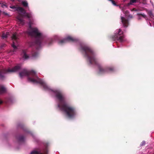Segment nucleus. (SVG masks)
<instances>
[{
  "instance_id": "1",
  "label": "nucleus",
  "mask_w": 154,
  "mask_h": 154,
  "mask_svg": "<svg viewBox=\"0 0 154 154\" xmlns=\"http://www.w3.org/2000/svg\"><path fill=\"white\" fill-rule=\"evenodd\" d=\"M19 75L21 78L24 76H27L29 81L33 83H39L43 87L45 90L50 91L55 94L58 100V107L60 110L64 112L67 117L71 119L76 116V113L75 109L67 104L65 100V98L61 91L59 90H53L50 89L47 85L45 81L38 77L35 72L34 71L23 69L20 72Z\"/></svg>"
},
{
  "instance_id": "2",
  "label": "nucleus",
  "mask_w": 154,
  "mask_h": 154,
  "mask_svg": "<svg viewBox=\"0 0 154 154\" xmlns=\"http://www.w3.org/2000/svg\"><path fill=\"white\" fill-rule=\"evenodd\" d=\"M26 33L31 36L35 39L34 45L37 49L40 46L42 42L44 40V36L36 28L31 27V24L29 23V28Z\"/></svg>"
},
{
  "instance_id": "3",
  "label": "nucleus",
  "mask_w": 154,
  "mask_h": 154,
  "mask_svg": "<svg viewBox=\"0 0 154 154\" xmlns=\"http://www.w3.org/2000/svg\"><path fill=\"white\" fill-rule=\"evenodd\" d=\"M81 49L85 52V56L88 58L90 63L97 64V61L95 57L94 53L90 48L86 45H81Z\"/></svg>"
},
{
  "instance_id": "4",
  "label": "nucleus",
  "mask_w": 154,
  "mask_h": 154,
  "mask_svg": "<svg viewBox=\"0 0 154 154\" xmlns=\"http://www.w3.org/2000/svg\"><path fill=\"white\" fill-rule=\"evenodd\" d=\"M21 66L20 64H18L14 66L12 69L10 68L7 69L0 70V78H2L3 77V74L7 72H14L19 71L21 68Z\"/></svg>"
},
{
  "instance_id": "5",
  "label": "nucleus",
  "mask_w": 154,
  "mask_h": 154,
  "mask_svg": "<svg viewBox=\"0 0 154 154\" xmlns=\"http://www.w3.org/2000/svg\"><path fill=\"white\" fill-rule=\"evenodd\" d=\"M18 37V35L16 33L13 34L12 36V39L13 42L12 46L14 49L13 52L17 51L18 50L17 45L18 39L19 38Z\"/></svg>"
},
{
  "instance_id": "6",
  "label": "nucleus",
  "mask_w": 154,
  "mask_h": 154,
  "mask_svg": "<svg viewBox=\"0 0 154 154\" xmlns=\"http://www.w3.org/2000/svg\"><path fill=\"white\" fill-rule=\"evenodd\" d=\"M122 34L123 32L120 29L116 30L115 31V35L113 39L115 40H117L121 42L124 41V37L123 35H121Z\"/></svg>"
},
{
  "instance_id": "7",
  "label": "nucleus",
  "mask_w": 154,
  "mask_h": 154,
  "mask_svg": "<svg viewBox=\"0 0 154 154\" xmlns=\"http://www.w3.org/2000/svg\"><path fill=\"white\" fill-rule=\"evenodd\" d=\"M16 11L22 14H24L25 17L29 18H30L32 17V14L31 13H26L24 9L22 7H17Z\"/></svg>"
},
{
  "instance_id": "8",
  "label": "nucleus",
  "mask_w": 154,
  "mask_h": 154,
  "mask_svg": "<svg viewBox=\"0 0 154 154\" xmlns=\"http://www.w3.org/2000/svg\"><path fill=\"white\" fill-rule=\"evenodd\" d=\"M76 39L70 36H68L66 38L61 40L59 43L60 44H62L63 43L66 42H74L75 41Z\"/></svg>"
},
{
  "instance_id": "9",
  "label": "nucleus",
  "mask_w": 154,
  "mask_h": 154,
  "mask_svg": "<svg viewBox=\"0 0 154 154\" xmlns=\"http://www.w3.org/2000/svg\"><path fill=\"white\" fill-rule=\"evenodd\" d=\"M17 23L20 25H23L24 24V22L23 19V17L21 14H19L17 17Z\"/></svg>"
},
{
  "instance_id": "10",
  "label": "nucleus",
  "mask_w": 154,
  "mask_h": 154,
  "mask_svg": "<svg viewBox=\"0 0 154 154\" xmlns=\"http://www.w3.org/2000/svg\"><path fill=\"white\" fill-rule=\"evenodd\" d=\"M99 73L100 74H103L105 73L106 72H109L112 71L113 69L111 68L107 69H103L102 67H99Z\"/></svg>"
},
{
  "instance_id": "11",
  "label": "nucleus",
  "mask_w": 154,
  "mask_h": 154,
  "mask_svg": "<svg viewBox=\"0 0 154 154\" xmlns=\"http://www.w3.org/2000/svg\"><path fill=\"white\" fill-rule=\"evenodd\" d=\"M121 19L124 26V27H127L128 25V20L125 18L122 17H121Z\"/></svg>"
},
{
  "instance_id": "12",
  "label": "nucleus",
  "mask_w": 154,
  "mask_h": 154,
  "mask_svg": "<svg viewBox=\"0 0 154 154\" xmlns=\"http://www.w3.org/2000/svg\"><path fill=\"white\" fill-rule=\"evenodd\" d=\"M148 14L151 17V20H150L149 21L150 25L151 26H152V23L154 25V18L153 17H154L153 14L151 11H149L148 12Z\"/></svg>"
},
{
  "instance_id": "13",
  "label": "nucleus",
  "mask_w": 154,
  "mask_h": 154,
  "mask_svg": "<svg viewBox=\"0 0 154 154\" xmlns=\"http://www.w3.org/2000/svg\"><path fill=\"white\" fill-rule=\"evenodd\" d=\"M27 52V50H23L22 51V53L21 54L22 56L25 59H26L29 57L26 54Z\"/></svg>"
},
{
  "instance_id": "14",
  "label": "nucleus",
  "mask_w": 154,
  "mask_h": 154,
  "mask_svg": "<svg viewBox=\"0 0 154 154\" xmlns=\"http://www.w3.org/2000/svg\"><path fill=\"white\" fill-rule=\"evenodd\" d=\"M47 151H46L44 152V153H42L38 151L33 150L31 152L30 154H47Z\"/></svg>"
},
{
  "instance_id": "15",
  "label": "nucleus",
  "mask_w": 154,
  "mask_h": 154,
  "mask_svg": "<svg viewBox=\"0 0 154 154\" xmlns=\"http://www.w3.org/2000/svg\"><path fill=\"white\" fill-rule=\"evenodd\" d=\"M6 91V88L3 86L0 85V94L5 93Z\"/></svg>"
},
{
  "instance_id": "16",
  "label": "nucleus",
  "mask_w": 154,
  "mask_h": 154,
  "mask_svg": "<svg viewBox=\"0 0 154 154\" xmlns=\"http://www.w3.org/2000/svg\"><path fill=\"white\" fill-rule=\"evenodd\" d=\"M109 1H110L115 6H119V8L121 9V10L123 11V12L124 13V7H122L121 6H119L118 5H117L116 4L115 2L112 0H109Z\"/></svg>"
},
{
  "instance_id": "17",
  "label": "nucleus",
  "mask_w": 154,
  "mask_h": 154,
  "mask_svg": "<svg viewBox=\"0 0 154 154\" xmlns=\"http://www.w3.org/2000/svg\"><path fill=\"white\" fill-rule=\"evenodd\" d=\"M9 35V32H6V33L4 32L3 33L2 37L3 38H6Z\"/></svg>"
},
{
  "instance_id": "18",
  "label": "nucleus",
  "mask_w": 154,
  "mask_h": 154,
  "mask_svg": "<svg viewBox=\"0 0 154 154\" xmlns=\"http://www.w3.org/2000/svg\"><path fill=\"white\" fill-rule=\"evenodd\" d=\"M137 0H130L129 3L127 4V6H129L130 5H133V3L136 2Z\"/></svg>"
},
{
  "instance_id": "19",
  "label": "nucleus",
  "mask_w": 154,
  "mask_h": 154,
  "mask_svg": "<svg viewBox=\"0 0 154 154\" xmlns=\"http://www.w3.org/2000/svg\"><path fill=\"white\" fill-rule=\"evenodd\" d=\"M21 3L24 7H27L28 6V3L27 1H22Z\"/></svg>"
},
{
  "instance_id": "20",
  "label": "nucleus",
  "mask_w": 154,
  "mask_h": 154,
  "mask_svg": "<svg viewBox=\"0 0 154 154\" xmlns=\"http://www.w3.org/2000/svg\"><path fill=\"white\" fill-rule=\"evenodd\" d=\"M38 55V53H35L32 54V57H35Z\"/></svg>"
},
{
  "instance_id": "21",
  "label": "nucleus",
  "mask_w": 154,
  "mask_h": 154,
  "mask_svg": "<svg viewBox=\"0 0 154 154\" xmlns=\"http://www.w3.org/2000/svg\"><path fill=\"white\" fill-rule=\"evenodd\" d=\"M10 8L12 9H15V10H16V8H17V7H16L15 6H10Z\"/></svg>"
},
{
  "instance_id": "22",
  "label": "nucleus",
  "mask_w": 154,
  "mask_h": 154,
  "mask_svg": "<svg viewBox=\"0 0 154 154\" xmlns=\"http://www.w3.org/2000/svg\"><path fill=\"white\" fill-rule=\"evenodd\" d=\"M1 6L2 8H4L5 7L7 8V6L6 5L4 4H2L1 5Z\"/></svg>"
},
{
  "instance_id": "23",
  "label": "nucleus",
  "mask_w": 154,
  "mask_h": 154,
  "mask_svg": "<svg viewBox=\"0 0 154 154\" xmlns=\"http://www.w3.org/2000/svg\"><path fill=\"white\" fill-rule=\"evenodd\" d=\"M128 11H125V16L126 17V16H128Z\"/></svg>"
},
{
  "instance_id": "24",
  "label": "nucleus",
  "mask_w": 154,
  "mask_h": 154,
  "mask_svg": "<svg viewBox=\"0 0 154 154\" xmlns=\"http://www.w3.org/2000/svg\"><path fill=\"white\" fill-rule=\"evenodd\" d=\"M145 143V142L144 141H143V142H142V143L141 144V146H143V145H144Z\"/></svg>"
},
{
  "instance_id": "25",
  "label": "nucleus",
  "mask_w": 154,
  "mask_h": 154,
  "mask_svg": "<svg viewBox=\"0 0 154 154\" xmlns=\"http://www.w3.org/2000/svg\"><path fill=\"white\" fill-rule=\"evenodd\" d=\"M142 15L143 16V17L144 18L146 16L145 15H144V14H142Z\"/></svg>"
},
{
  "instance_id": "26",
  "label": "nucleus",
  "mask_w": 154,
  "mask_h": 154,
  "mask_svg": "<svg viewBox=\"0 0 154 154\" xmlns=\"http://www.w3.org/2000/svg\"><path fill=\"white\" fill-rule=\"evenodd\" d=\"M2 103V101L1 100H0V104Z\"/></svg>"
},
{
  "instance_id": "27",
  "label": "nucleus",
  "mask_w": 154,
  "mask_h": 154,
  "mask_svg": "<svg viewBox=\"0 0 154 154\" xmlns=\"http://www.w3.org/2000/svg\"><path fill=\"white\" fill-rule=\"evenodd\" d=\"M10 54H13V53H11V51L10 52Z\"/></svg>"
},
{
  "instance_id": "28",
  "label": "nucleus",
  "mask_w": 154,
  "mask_h": 154,
  "mask_svg": "<svg viewBox=\"0 0 154 154\" xmlns=\"http://www.w3.org/2000/svg\"><path fill=\"white\" fill-rule=\"evenodd\" d=\"M129 17H132V16H129Z\"/></svg>"
},
{
  "instance_id": "29",
  "label": "nucleus",
  "mask_w": 154,
  "mask_h": 154,
  "mask_svg": "<svg viewBox=\"0 0 154 154\" xmlns=\"http://www.w3.org/2000/svg\"><path fill=\"white\" fill-rule=\"evenodd\" d=\"M50 40H51L50 39H49V41H50Z\"/></svg>"
},
{
  "instance_id": "30",
  "label": "nucleus",
  "mask_w": 154,
  "mask_h": 154,
  "mask_svg": "<svg viewBox=\"0 0 154 154\" xmlns=\"http://www.w3.org/2000/svg\"><path fill=\"white\" fill-rule=\"evenodd\" d=\"M30 46H32V45H30Z\"/></svg>"
},
{
  "instance_id": "31",
  "label": "nucleus",
  "mask_w": 154,
  "mask_h": 154,
  "mask_svg": "<svg viewBox=\"0 0 154 154\" xmlns=\"http://www.w3.org/2000/svg\"><path fill=\"white\" fill-rule=\"evenodd\" d=\"M0 4H1V3H0Z\"/></svg>"
}]
</instances>
